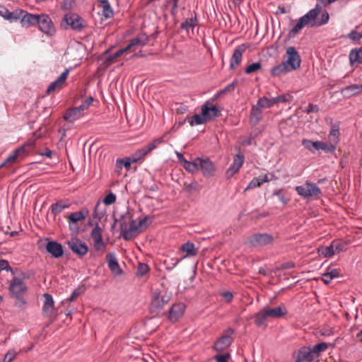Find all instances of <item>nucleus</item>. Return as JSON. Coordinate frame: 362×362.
I'll list each match as a JSON object with an SVG mask.
<instances>
[{
    "mask_svg": "<svg viewBox=\"0 0 362 362\" xmlns=\"http://www.w3.org/2000/svg\"><path fill=\"white\" fill-rule=\"evenodd\" d=\"M300 63L301 59L296 48L288 47L286 52V59L273 67L271 69V74L274 76L284 75L300 68Z\"/></svg>",
    "mask_w": 362,
    "mask_h": 362,
    "instance_id": "nucleus-1",
    "label": "nucleus"
},
{
    "mask_svg": "<svg viewBox=\"0 0 362 362\" xmlns=\"http://www.w3.org/2000/svg\"><path fill=\"white\" fill-rule=\"evenodd\" d=\"M320 7L317 5L315 8L311 9L308 13L299 18L296 25L293 28L292 33L297 34L305 26H317L316 18L320 13Z\"/></svg>",
    "mask_w": 362,
    "mask_h": 362,
    "instance_id": "nucleus-2",
    "label": "nucleus"
},
{
    "mask_svg": "<svg viewBox=\"0 0 362 362\" xmlns=\"http://www.w3.org/2000/svg\"><path fill=\"white\" fill-rule=\"evenodd\" d=\"M148 221L147 217L139 219L138 221L133 220L130 222L128 229L122 228V237L124 239L129 240L145 230L148 226Z\"/></svg>",
    "mask_w": 362,
    "mask_h": 362,
    "instance_id": "nucleus-3",
    "label": "nucleus"
},
{
    "mask_svg": "<svg viewBox=\"0 0 362 362\" xmlns=\"http://www.w3.org/2000/svg\"><path fill=\"white\" fill-rule=\"evenodd\" d=\"M9 290L11 294L16 298V305L21 306L25 303L21 296L25 294L27 286L22 279L13 277L9 285Z\"/></svg>",
    "mask_w": 362,
    "mask_h": 362,
    "instance_id": "nucleus-4",
    "label": "nucleus"
},
{
    "mask_svg": "<svg viewBox=\"0 0 362 362\" xmlns=\"http://www.w3.org/2000/svg\"><path fill=\"white\" fill-rule=\"evenodd\" d=\"M296 190L300 196L306 199L318 197L321 194V190L317 185L308 181H306L303 185L297 186Z\"/></svg>",
    "mask_w": 362,
    "mask_h": 362,
    "instance_id": "nucleus-5",
    "label": "nucleus"
},
{
    "mask_svg": "<svg viewBox=\"0 0 362 362\" xmlns=\"http://www.w3.org/2000/svg\"><path fill=\"white\" fill-rule=\"evenodd\" d=\"M163 142V138H158L154 139L153 141H152L151 143L148 144L143 148L139 149L130 156L132 162L136 163L137 161L143 159L146 155L152 151Z\"/></svg>",
    "mask_w": 362,
    "mask_h": 362,
    "instance_id": "nucleus-6",
    "label": "nucleus"
},
{
    "mask_svg": "<svg viewBox=\"0 0 362 362\" xmlns=\"http://www.w3.org/2000/svg\"><path fill=\"white\" fill-rule=\"evenodd\" d=\"M274 241V237L268 233L253 234L248 238V242L253 247H263L270 245Z\"/></svg>",
    "mask_w": 362,
    "mask_h": 362,
    "instance_id": "nucleus-7",
    "label": "nucleus"
},
{
    "mask_svg": "<svg viewBox=\"0 0 362 362\" xmlns=\"http://www.w3.org/2000/svg\"><path fill=\"white\" fill-rule=\"evenodd\" d=\"M343 250L342 244L339 240H334L329 246L318 248V253L324 257H331Z\"/></svg>",
    "mask_w": 362,
    "mask_h": 362,
    "instance_id": "nucleus-8",
    "label": "nucleus"
},
{
    "mask_svg": "<svg viewBox=\"0 0 362 362\" xmlns=\"http://www.w3.org/2000/svg\"><path fill=\"white\" fill-rule=\"evenodd\" d=\"M302 145L308 150L313 151V148L315 150H322L326 152H333L334 146L329 145L327 142L323 141H312L308 139H303Z\"/></svg>",
    "mask_w": 362,
    "mask_h": 362,
    "instance_id": "nucleus-9",
    "label": "nucleus"
},
{
    "mask_svg": "<svg viewBox=\"0 0 362 362\" xmlns=\"http://www.w3.org/2000/svg\"><path fill=\"white\" fill-rule=\"evenodd\" d=\"M170 300V297L166 294H161L159 292L155 291L153 293L150 310L151 312H156L161 309L165 304Z\"/></svg>",
    "mask_w": 362,
    "mask_h": 362,
    "instance_id": "nucleus-10",
    "label": "nucleus"
},
{
    "mask_svg": "<svg viewBox=\"0 0 362 362\" xmlns=\"http://www.w3.org/2000/svg\"><path fill=\"white\" fill-rule=\"evenodd\" d=\"M199 170L205 177L213 176L216 170L214 163L208 158H198Z\"/></svg>",
    "mask_w": 362,
    "mask_h": 362,
    "instance_id": "nucleus-11",
    "label": "nucleus"
},
{
    "mask_svg": "<svg viewBox=\"0 0 362 362\" xmlns=\"http://www.w3.org/2000/svg\"><path fill=\"white\" fill-rule=\"evenodd\" d=\"M41 31L47 34H52L54 28L50 18L47 15H39L37 23Z\"/></svg>",
    "mask_w": 362,
    "mask_h": 362,
    "instance_id": "nucleus-12",
    "label": "nucleus"
},
{
    "mask_svg": "<svg viewBox=\"0 0 362 362\" xmlns=\"http://www.w3.org/2000/svg\"><path fill=\"white\" fill-rule=\"evenodd\" d=\"M69 248L76 254L83 256L88 252V246L86 244L77 238H71L68 241Z\"/></svg>",
    "mask_w": 362,
    "mask_h": 362,
    "instance_id": "nucleus-13",
    "label": "nucleus"
},
{
    "mask_svg": "<svg viewBox=\"0 0 362 362\" xmlns=\"http://www.w3.org/2000/svg\"><path fill=\"white\" fill-rule=\"evenodd\" d=\"M91 237L93 240L94 247L98 251L103 252L105 248V243L103 242L102 229L97 224L91 232Z\"/></svg>",
    "mask_w": 362,
    "mask_h": 362,
    "instance_id": "nucleus-14",
    "label": "nucleus"
},
{
    "mask_svg": "<svg viewBox=\"0 0 362 362\" xmlns=\"http://www.w3.org/2000/svg\"><path fill=\"white\" fill-rule=\"evenodd\" d=\"M288 99L286 95L274 97L272 99H269L266 97H262L258 100L257 106H259L260 108H267L272 107L273 105L276 103H284Z\"/></svg>",
    "mask_w": 362,
    "mask_h": 362,
    "instance_id": "nucleus-15",
    "label": "nucleus"
},
{
    "mask_svg": "<svg viewBox=\"0 0 362 362\" xmlns=\"http://www.w3.org/2000/svg\"><path fill=\"white\" fill-rule=\"evenodd\" d=\"M148 37L145 34L139 35L136 37L133 38L129 44L126 47V49L129 52H134L136 48L141 47L147 44Z\"/></svg>",
    "mask_w": 362,
    "mask_h": 362,
    "instance_id": "nucleus-16",
    "label": "nucleus"
},
{
    "mask_svg": "<svg viewBox=\"0 0 362 362\" xmlns=\"http://www.w3.org/2000/svg\"><path fill=\"white\" fill-rule=\"evenodd\" d=\"M244 162V156L241 153L237 154L234 158L232 165L226 171V177L230 178L237 173L242 167Z\"/></svg>",
    "mask_w": 362,
    "mask_h": 362,
    "instance_id": "nucleus-17",
    "label": "nucleus"
},
{
    "mask_svg": "<svg viewBox=\"0 0 362 362\" xmlns=\"http://www.w3.org/2000/svg\"><path fill=\"white\" fill-rule=\"evenodd\" d=\"M316 357H317V356L315 354L313 348L311 349L310 347H303L299 351L297 362H310L313 361Z\"/></svg>",
    "mask_w": 362,
    "mask_h": 362,
    "instance_id": "nucleus-18",
    "label": "nucleus"
},
{
    "mask_svg": "<svg viewBox=\"0 0 362 362\" xmlns=\"http://www.w3.org/2000/svg\"><path fill=\"white\" fill-rule=\"evenodd\" d=\"M69 70L66 69L56 81L52 82L47 89V93L50 94L51 93L59 90L62 88L64 84L66 79L69 75Z\"/></svg>",
    "mask_w": 362,
    "mask_h": 362,
    "instance_id": "nucleus-19",
    "label": "nucleus"
},
{
    "mask_svg": "<svg viewBox=\"0 0 362 362\" xmlns=\"http://www.w3.org/2000/svg\"><path fill=\"white\" fill-rule=\"evenodd\" d=\"M110 49H107L104 52L103 56H105V59L104 61V64L105 66H109L112 64L116 62L117 59L121 57L122 54L127 53L128 51L126 47L122 48L117 51L115 53L112 54H110Z\"/></svg>",
    "mask_w": 362,
    "mask_h": 362,
    "instance_id": "nucleus-20",
    "label": "nucleus"
},
{
    "mask_svg": "<svg viewBox=\"0 0 362 362\" xmlns=\"http://www.w3.org/2000/svg\"><path fill=\"white\" fill-rule=\"evenodd\" d=\"M245 49V45H241L234 50L233 54L230 58V66L231 69H235L239 65L242 60L243 54Z\"/></svg>",
    "mask_w": 362,
    "mask_h": 362,
    "instance_id": "nucleus-21",
    "label": "nucleus"
},
{
    "mask_svg": "<svg viewBox=\"0 0 362 362\" xmlns=\"http://www.w3.org/2000/svg\"><path fill=\"white\" fill-rule=\"evenodd\" d=\"M106 260L110 269L115 276H119L122 274L123 271L120 268L117 259L114 254H107L106 255Z\"/></svg>",
    "mask_w": 362,
    "mask_h": 362,
    "instance_id": "nucleus-22",
    "label": "nucleus"
},
{
    "mask_svg": "<svg viewBox=\"0 0 362 362\" xmlns=\"http://www.w3.org/2000/svg\"><path fill=\"white\" fill-rule=\"evenodd\" d=\"M64 21L74 30H81L83 28V21L76 14H66L64 18Z\"/></svg>",
    "mask_w": 362,
    "mask_h": 362,
    "instance_id": "nucleus-23",
    "label": "nucleus"
},
{
    "mask_svg": "<svg viewBox=\"0 0 362 362\" xmlns=\"http://www.w3.org/2000/svg\"><path fill=\"white\" fill-rule=\"evenodd\" d=\"M267 313V316L269 317L271 320L276 318H280L287 313L286 308L284 305H279L276 308H270L269 307L264 308Z\"/></svg>",
    "mask_w": 362,
    "mask_h": 362,
    "instance_id": "nucleus-24",
    "label": "nucleus"
},
{
    "mask_svg": "<svg viewBox=\"0 0 362 362\" xmlns=\"http://www.w3.org/2000/svg\"><path fill=\"white\" fill-rule=\"evenodd\" d=\"M46 249L54 257L58 258L63 255V248L61 244L55 241H49L46 245Z\"/></svg>",
    "mask_w": 362,
    "mask_h": 362,
    "instance_id": "nucleus-25",
    "label": "nucleus"
},
{
    "mask_svg": "<svg viewBox=\"0 0 362 362\" xmlns=\"http://www.w3.org/2000/svg\"><path fill=\"white\" fill-rule=\"evenodd\" d=\"M45 301L42 307V312L45 316H51L54 311V300L51 295L44 294Z\"/></svg>",
    "mask_w": 362,
    "mask_h": 362,
    "instance_id": "nucleus-26",
    "label": "nucleus"
},
{
    "mask_svg": "<svg viewBox=\"0 0 362 362\" xmlns=\"http://www.w3.org/2000/svg\"><path fill=\"white\" fill-rule=\"evenodd\" d=\"M269 321H271V319L267 316V313L264 308L255 315V322L258 327H265Z\"/></svg>",
    "mask_w": 362,
    "mask_h": 362,
    "instance_id": "nucleus-27",
    "label": "nucleus"
},
{
    "mask_svg": "<svg viewBox=\"0 0 362 362\" xmlns=\"http://www.w3.org/2000/svg\"><path fill=\"white\" fill-rule=\"evenodd\" d=\"M207 110H208L206 109V105H203L202 107L201 114L195 115L191 118V120L189 121L190 125H199L206 122L207 119L206 118V116Z\"/></svg>",
    "mask_w": 362,
    "mask_h": 362,
    "instance_id": "nucleus-28",
    "label": "nucleus"
},
{
    "mask_svg": "<svg viewBox=\"0 0 362 362\" xmlns=\"http://www.w3.org/2000/svg\"><path fill=\"white\" fill-rule=\"evenodd\" d=\"M185 305L182 303L175 304L170 311L169 317L171 321H177L184 313Z\"/></svg>",
    "mask_w": 362,
    "mask_h": 362,
    "instance_id": "nucleus-29",
    "label": "nucleus"
},
{
    "mask_svg": "<svg viewBox=\"0 0 362 362\" xmlns=\"http://www.w3.org/2000/svg\"><path fill=\"white\" fill-rule=\"evenodd\" d=\"M39 15H34L31 13H28L25 11V13L23 14L22 19L21 21V23L23 27H29L30 25H37V19Z\"/></svg>",
    "mask_w": 362,
    "mask_h": 362,
    "instance_id": "nucleus-30",
    "label": "nucleus"
},
{
    "mask_svg": "<svg viewBox=\"0 0 362 362\" xmlns=\"http://www.w3.org/2000/svg\"><path fill=\"white\" fill-rule=\"evenodd\" d=\"M82 116L83 112L76 107L66 110L64 115V118L65 120L74 122V121L80 119Z\"/></svg>",
    "mask_w": 362,
    "mask_h": 362,
    "instance_id": "nucleus-31",
    "label": "nucleus"
},
{
    "mask_svg": "<svg viewBox=\"0 0 362 362\" xmlns=\"http://www.w3.org/2000/svg\"><path fill=\"white\" fill-rule=\"evenodd\" d=\"M88 214V210H82L72 213L69 216V221L71 229H73L72 224L76 223L78 221L84 220Z\"/></svg>",
    "mask_w": 362,
    "mask_h": 362,
    "instance_id": "nucleus-32",
    "label": "nucleus"
},
{
    "mask_svg": "<svg viewBox=\"0 0 362 362\" xmlns=\"http://www.w3.org/2000/svg\"><path fill=\"white\" fill-rule=\"evenodd\" d=\"M339 127L337 125L332 126V130L329 132V145H332L334 146V151L336 149L337 144L339 141Z\"/></svg>",
    "mask_w": 362,
    "mask_h": 362,
    "instance_id": "nucleus-33",
    "label": "nucleus"
},
{
    "mask_svg": "<svg viewBox=\"0 0 362 362\" xmlns=\"http://www.w3.org/2000/svg\"><path fill=\"white\" fill-rule=\"evenodd\" d=\"M180 250L186 253L183 258L195 256L198 252V250L194 247V244L191 242H187L183 244L181 246Z\"/></svg>",
    "mask_w": 362,
    "mask_h": 362,
    "instance_id": "nucleus-34",
    "label": "nucleus"
},
{
    "mask_svg": "<svg viewBox=\"0 0 362 362\" xmlns=\"http://www.w3.org/2000/svg\"><path fill=\"white\" fill-rule=\"evenodd\" d=\"M341 93L346 98L360 94L358 85L356 84H353L342 88Z\"/></svg>",
    "mask_w": 362,
    "mask_h": 362,
    "instance_id": "nucleus-35",
    "label": "nucleus"
},
{
    "mask_svg": "<svg viewBox=\"0 0 362 362\" xmlns=\"http://www.w3.org/2000/svg\"><path fill=\"white\" fill-rule=\"evenodd\" d=\"M183 168L189 173H194L199 170L198 158L192 162L184 160Z\"/></svg>",
    "mask_w": 362,
    "mask_h": 362,
    "instance_id": "nucleus-36",
    "label": "nucleus"
},
{
    "mask_svg": "<svg viewBox=\"0 0 362 362\" xmlns=\"http://www.w3.org/2000/svg\"><path fill=\"white\" fill-rule=\"evenodd\" d=\"M262 109L259 106L253 107L250 114V120L254 124L259 122L261 118Z\"/></svg>",
    "mask_w": 362,
    "mask_h": 362,
    "instance_id": "nucleus-37",
    "label": "nucleus"
},
{
    "mask_svg": "<svg viewBox=\"0 0 362 362\" xmlns=\"http://www.w3.org/2000/svg\"><path fill=\"white\" fill-rule=\"evenodd\" d=\"M209 103L206 102L204 105H206V109L208 110L206 111V118L207 121L212 119L213 118L218 117L220 112L218 108L215 106H208Z\"/></svg>",
    "mask_w": 362,
    "mask_h": 362,
    "instance_id": "nucleus-38",
    "label": "nucleus"
},
{
    "mask_svg": "<svg viewBox=\"0 0 362 362\" xmlns=\"http://www.w3.org/2000/svg\"><path fill=\"white\" fill-rule=\"evenodd\" d=\"M105 214V210L104 209L103 205L98 202L95 206V210L93 213V217L95 218L100 219Z\"/></svg>",
    "mask_w": 362,
    "mask_h": 362,
    "instance_id": "nucleus-39",
    "label": "nucleus"
},
{
    "mask_svg": "<svg viewBox=\"0 0 362 362\" xmlns=\"http://www.w3.org/2000/svg\"><path fill=\"white\" fill-rule=\"evenodd\" d=\"M25 149L24 147L20 148L17 150H16L11 156H9L4 163L1 164V167H3L6 165V163H15L16 161V159L19 154L21 152H24Z\"/></svg>",
    "mask_w": 362,
    "mask_h": 362,
    "instance_id": "nucleus-40",
    "label": "nucleus"
},
{
    "mask_svg": "<svg viewBox=\"0 0 362 362\" xmlns=\"http://www.w3.org/2000/svg\"><path fill=\"white\" fill-rule=\"evenodd\" d=\"M230 341H216L214 345V349L218 354H222L221 352L230 346Z\"/></svg>",
    "mask_w": 362,
    "mask_h": 362,
    "instance_id": "nucleus-41",
    "label": "nucleus"
},
{
    "mask_svg": "<svg viewBox=\"0 0 362 362\" xmlns=\"http://www.w3.org/2000/svg\"><path fill=\"white\" fill-rule=\"evenodd\" d=\"M23 13H25V11L21 9L15 10L13 12L9 11L8 20L11 21L21 20Z\"/></svg>",
    "mask_w": 362,
    "mask_h": 362,
    "instance_id": "nucleus-42",
    "label": "nucleus"
},
{
    "mask_svg": "<svg viewBox=\"0 0 362 362\" xmlns=\"http://www.w3.org/2000/svg\"><path fill=\"white\" fill-rule=\"evenodd\" d=\"M67 207L68 204H64L62 202H57L52 205V212L56 215Z\"/></svg>",
    "mask_w": 362,
    "mask_h": 362,
    "instance_id": "nucleus-43",
    "label": "nucleus"
},
{
    "mask_svg": "<svg viewBox=\"0 0 362 362\" xmlns=\"http://www.w3.org/2000/svg\"><path fill=\"white\" fill-rule=\"evenodd\" d=\"M214 358L216 362H228L230 355L229 353L225 352L223 354H217Z\"/></svg>",
    "mask_w": 362,
    "mask_h": 362,
    "instance_id": "nucleus-44",
    "label": "nucleus"
},
{
    "mask_svg": "<svg viewBox=\"0 0 362 362\" xmlns=\"http://www.w3.org/2000/svg\"><path fill=\"white\" fill-rule=\"evenodd\" d=\"M102 8L103 15L106 18H109L112 16L113 11L111 8L110 4H107L100 6Z\"/></svg>",
    "mask_w": 362,
    "mask_h": 362,
    "instance_id": "nucleus-45",
    "label": "nucleus"
},
{
    "mask_svg": "<svg viewBox=\"0 0 362 362\" xmlns=\"http://www.w3.org/2000/svg\"><path fill=\"white\" fill-rule=\"evenodd\" d=\"M261 64L259 62H255V63H253L250 65H249L246 69H245V72L247 74H252V73H254V72H256L258 70H259L261 69Z\"/></svg>",
    "mask_w": 362,
    "mask_h": 362,
    "instance_id": "nucleus-46",
    "label": "nucleus"
},
{
    "mask_svg": "<svg viewBox=\"0 0 362 362\" xmlns=\"http://www.w3.org/2000/svg\"><path fill=\"white\" fill-rule=\"evenodd\" d=\"M262 185V181H261V177H255L252 180V181L247 185L246 189H250L255 187H258Z\"/></svg>",
    "mask_w": 362,
    "mask_h": 362,
    "instance_id": "nucleus-47",
    "label": "nucleus"
},
{
    "mask_svg": "<svg viewBox=\"0 0 362 362\" xmlns=\"http://www.w3.org/2000/svg\"><path fill=\"white\" fill-rule=\"evenodd\" d=\"M237 84H238V81L236 80H234L231 83L228 84L223 89L220 90L218 94L221 95V94L226 93L228 92L233 91L235 88L236 87Z\"/></svg>",
    "mask_w": 362,
    "mask_h": 362,
    "instance_id": "nucleus-48",
    "label": "nucleus"
},
{
    "mask_svg": "<svg viewBox=\"0 0 362 362\" xmlns=\"http://www.w3.org/2000/svg\"><path fill=\"white\" fill-rule=\"evenodd\" d=\"M149 270V267L147 264L144 263H140L137 268V275L144 276L145 275Z\"/></svg>",
    "mask_w": 362,
    "mask_h": 362,
    "instance_id": "nucleus-49",
    "label": "nucleus"
},
{
    "mask_svg": "<svg viewBox=\"0 0 362 362\" xmlns=\"http://www.w3.org/2000/svg\"><path fill=\"white\" fill-rule=\"evenodd\" d=\"M93 99L92 97H89L84 100L81 105L77 107L82 112L85 110H87L90 104L93 103Z\"/></svg>",
    "mask_w": 362,
    "mask_h": 362,
    "instance_id": "nucleus-50",
    "label": "nucleus"
},
{
    "mask_svg": "<svg viewBox=\"0 0 362 362\" xmlns=\"http://www.w3.org/2000/svg\"><path fill=\"white\" fill-rule=\"evenodd\" d=\"M195 26V20L191 18L189 20L185 21L181 25L182 29L188 30L189 28H193Z\"/></svg>",
    "mask_w": 362,
    "mask_h": 362,
    "instance_id": "nucleus-51",
    "label": "nucleus"
},
{
    "mask_svg": "<svg viewBox=\"0 0 362 362\" xmlns=\"http://www.w3.org/2000/svg\"><path fill=\"white\" fill-rule=\"evenodd\" d=\"M116 201V196L113 193L108 194L103 199V203L105 205H110Z\"/></svg>",
    "mask_w": 362,
    "mask_h": 362,
    "instance_id": "nucleus-52",
    "label": "nucleus"
},
{
    "mask_svg": "<svg viewBox=\"0 0 362 362\" xmlns=\"http://www.w3.org/2000/svg\"><path fill=\"white\" fill-rule=\"evenodd\" d=\"M313 348L315 354L318 356V354L320 352L324 351L327 349V345L325 343H320L318 344L315 345Z\"/></svg>",
    "mask_w": 362,
    "mask_h": 362,
    "instance_id": "nucleus-53",
    "label": "nucleus"
},
{
    "mask_svg": "<svg viewBox=\"0 0 362 362\" xmlns=\"http://www.w3.org/2000/svg\"><path fill=\"white\" fill-rule=\"evenodd\" d=\"M349 59L351 64L358 62L360 59V53L357 50H351L349 54Z\"/></svg>",
    "mask_w": 362,
    "mask_h": 362,
    "instance_id": "nucleus-54",
    "label": "nucleus"
},
{
    "mask_svg": "<svg viewBox=\"0 0 362 362\" xmlns=\"http://www.w3.org/2000/svg\"><path fill=\"white\" fill-rule=\"evenodd\" d=\"M274 195L276 196L279 201L282 202L284 204H286L288 202V199L285 197L281 189L275 191L274 192Z\"/></svg>",
    "mask_w": 362,
    "mask_h": 362,
    "instance_id": "nucleus-55",
    "label": "nucleus"
},
{
    "mask_svg": "<svg viewBox=\"0 0 362 362\" xmlns=\"http://www.w3.org/2000/svg\"><path fill=\"white\" fill-rule=\"evenodd\" d=\"M73 0H64L61 4L62 8L65 11L71 10L73 8Z\"/></svg>",
    "mask_w": 362,
    "mask_h": 362,
    "instance_id": "nucleus-56",
    "label": "nucleus"
},
{
    "mask_svg": "<svg viewBox=\"0 0 362 362\" xmlns=\"http://www.w3.org/2000/svg\"><path fill=\"white\" fill-rule=\"evenodd\" d=\"M17 355V352L14 350H10L4 356L6 362H12Z\"/></svg>",
    "mask_w": 362,
    "mask_h": 362,
    "instance_id": "nucleus-57",
    "label": "nucleus"
},
{
    "mask_svg": "<svg viewBox=\"0 0 362 362\" xmlns=\"http://www.w3.org/2000/svg\"><path fill=\"white\" fill-rule=\"evenodd\" d=\"M329 18V13L325 11L322 14L321 19L320 21H317V26H320L326 24Z\"/></svg>",
    "mask_w": 362,
    "mask_h": 362,
    "instance_id": "nucleus-58",
    "label": "nucleus"
},
{
    "mask_svg": "<svg viewBox=\"0 0 362 362\" xmlns=\"http://www.w3.org/2000/svg\"><path fill=\"white\" fill-rule=\"evenodd\" d=\"M117 163L122 164L127 169H129L131 166V163H133L131 157L127 158L125 159L117 160Z\"/></svg>",
    "mask_w": 362,
    "mask_h": 362,
    "instance_id": "nucleus-59",
    "label": "nucleus"
},
{
    "mask_svg": "<svg viewBox=\"0 0 362 362\" xmlns=\"http://www.w3.org/2000/svg\"><path fill=\"white\" fill-rule=\"evenodd\" d=\"M233 334V330L230 328L227 329L223 335L220 337L219 339H228V338L232 337Z\"/></svg>",
    "mask_w": 362,
    "mask_h": 362,
    "instance_id": "nucleus-60",
    "label": "nucleus"
},
{
    "mask_svg": "<svg viewBox=\"0 0 362 362\" xmlns=\"http://www.w3.org/2000/svg\"><path fill=\"white\" fill-rule=\"evenodd\" d=\"M349 37L353 40H358L362 37V34H360L356 31H352L349 34Z\"/></svg>",
    "mask_w": 362,
    "mask_h": 362,
    "instance_id": "nucleus-61",
    "label": "nucleus"
},
{
    "mask_svg": "<svg viewBox=\"0 0 362 362\" xmlns=\"http://www.w3.org/2000/svg\"><path fill=\"white\" fill-rule=\"evenodd\" d=\"M8 14L9 11L6 7L0 6V16L8 20Z\"/></svg>",
    "mask_w": 362,
    "mask_h": 362,
    "instance_id": "nucleus-62",
    "label": "nucleus"
},
{
    "mask_svg": "<svg viewBox=\"0 0 362 362\" xmlns=\"http://www.w3.org/2000/svg\"><path fill=\"white\" fill-rule=\"evenodd\" d=\"M0 269L1 270H8L11 269L9 267L8 262L6 260L1 259L0 260Z\"/></svg>",
    "mask_w": 362,
    "mask_h": 362,
    "instance_id": "nucleus-63",
    "label": "nucleus"
},
{
    "mask_svg": "<svg viewBox=\"0 0 362 362\" xmlns=\"http://www.w3.org/2000/svg\"><path fill=\"white\" fill-rule=\"evenodd\" d=\"M329 275V279H333L334 278H337L339 276V272L337 269H333L331 271L327 272Z\"/></svg>",
    "mask_w": 362,
    "mask_h": 362,
    "instance_id": "nucleus-64",
    "label": "nucleus"
}]
</instances>
